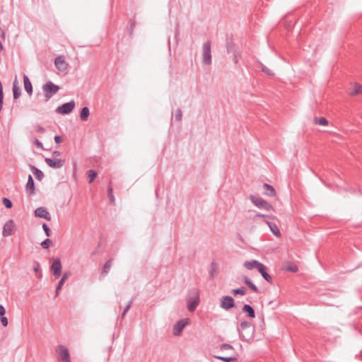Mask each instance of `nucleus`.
Masks as SVG:
<instances>
[{
  "mask_svg": "<svg viewBox=\"0 0 362 362\" xmlns=\"http://www.w3.org/2000/svg\"><path fill=\"white\" fill-rule=\"evenodd\" d=\"M52 155L54 156H59L61 155V152L59 151H54L53 153H52Z\"/></svg>",
  "mask_w": 362,
  "mask_h": 362,
  "instance_id": "nucleus-50",
  "label": "nucleus"
},
{
  "mask_svg": "<svg viewBox=\"0 0 362 362\" xmlns=\"http://www.w3.org/2000/svg\"><path fill=\"white\" fill-rule=\"evenodd\" d=\"M244 283L254 292L258 293V288L252 282V281L248 279L247 276L244 277Z\"/></svg>",
  "mask_w": 362,
  "mask_h": 362,
  "instance_id": "nucleus-27",
  "label": "nucleus"
},
{
  "mask_svg": "<svg viewBox=\"0 0 362 362\" xmlns=\"http://www.w3.org/2000/svg\"><path fill=\"white\" fill-rule=\"evenodd\" d=\"M39 268H40V264H39V263H37V266L34 267V271L35 272H37V271L39 270Z\"/></svg>",
  "mask_w": 362,
  "mask_h": 362,
  "instance_id": "nucleus-53",
  "label": "nucleus"
},
{
  "mask_svg": "<svg viewBox=\"0 0 362 362\" xmlns=\"http://www.w3.org/2000/svg\"><path fill=\"white\" fill-rule=\"evenodd\" d=\"M107 194H108V197L110 199V201L111 203L114 204L115 202V197L113 196V194H112V189L111 187H109L108 189H107Z\"/></svg>",
  "mask_w": 362,
  "mask_h": 362,
  "instance_id": "nucleus-40",
  "label": "nucleus"
},
{
  "mask_svg": "<svg viewBox=\"0 0 362 362\" xmlns=\"http://www.w3.org/2000/svg\"><path fill=\"white\" fill-rule=\"evenodd\" d=\"M51 243L52 240L49 238H47L41 243L40 245L43 249H48Z\"/></svg>",
  "mask_w": 362,
  "mask_h": 362,
  "instance_id": "nucleus-36",
  "label": "nucleus"
},
{
  "mask_svg": "<svg viewBox=\"0 0 362 362\" xmlns=\"http://www.w3.org/2000/svg\"><path fill=\"white\" fill-rule=\"evenodd\" d=\"M55 351L59 361L62 362H71L69 350L65 346L58 345Z\"/></svg>",
  "mask_w": 362,
  "mask_h": 362,
  "instance_id": "nucleus-4",
  "label": "nucleus"
},
{
  "mask_svg": "<svg viewBox=\"0 0 362 362\" xmlns=\"http://www.w3.org/2000/svg\"><path fill=\"white\" fill-rule=\"evenodd\" d=\"M5 313H6L5 308L2 305H0V316L4 315Z\"/></svg>",
  "mask_w": 362,
  "mask_h": 362,
  "instance_id": "nucleus-49",
  "label": "nucleus"
},
{
  "mask_svg": "<svg viewBox=\"0 0 362 362\" xmlns=\"http://www.w3.org/2000/svg\"><path fill=\"white\" fill-rule=\"evenodd\" d=\"M189 319H182L178 320L173 326V334L175 336H180L184 328L188 325Z\"/></svg>",
  "mask_w": 362,
  "mask_h": 362,
  "instance_id": "nucleus-8",
  "label": "nucleus"
},
{
  "mask_svg": "<svg viewBox=\"0 0 362 362\" xmlns=\"http://www.w3.org/2000/svg\"><path fill=\"white\" fill-rule=\"evenodd\" d=\"M217 359L221 360L224 362H235L238 361V354L235 353V355L230 356H216Z\"/></svg>",
  "mask_w": 362,
  "mask_h": 362,
  "instance_id": "nucleus-25",
  "label": "nucleus"
},
{
  "mask_svg": "<svg viewBox=\"0 0 362 362\" xmlns=\"http://www.w3.org/2000/svg\"><path fill=\"white\" fill-rule=\"evenodd\" d=\"M202 62L204 64H211V42L207 41L204 43L202 48Z\"/></svg>",
  "mask_w": 362,
  "mask_h": 362,
  "instance_id": "nucleus-5",
  "label": "nucleus"
},
{
  "mask_svg": "<svg viewBox=\"0 0 362 362\" xmlns=\"http://www.w3.org/2000/svg\"><path fill=\"white\" fill-rule=\"evenodd\" d=\"M259 217H262V218H273V216H268V215H265V214H260V213H257L252 218V219L255 221L257 218H259Z\"/></svg>",
  "mask_w": 362,
  "mask_h": 362,
  "instance_id": "nucleus-42",
  "label": "nucleus"
},
{
  "mask_svg": "<svg viewBox=\"0 0 362 362\" xmlns=\"http://www.w3.org/2000/svg\"><path fill=\"white\" fill-rule=\"evenodd\" d=\"M111 266H112V259H110L105 263L103 268V271L101 272V274L103 276L107 275L110 271Z\"/></svg>",
  "mask_w": 362,
  "mask_h": 362,
  "instance_id": "nucleus-30",
  "label": "nucleus"
},
{
  "mask_svg": "<svg viewBox=\"0 0 362 362\" xmlns=\"http://www.w3.org/2000/svg\"><path fill=\"white\" fill-rule=\"evenodd\" d=\"M233 62L235 64H238V57L235 54V53H234Z\"/></svg>",
  "mask_w": 362,
  "mask_h": 362,
  "instance_id": "nucleus-51",
  "label": "nucleus"
},
{
  "mask_svg": "<svg viewBox=\"0 0 362 362\" xmlns=\"http://www.w3.org/2000/svg\"><path fill=\"white\" fill-rule=\"evenodd\" d=\"M75 107V102L71 100L70 102L62 104L56 109V112L61 115H68L71 113Z\"/></svg>",
  "mask_w": 362,
  "mask_h": 362,
  "instance_id": "nucleus-7",
  "label": "nucleus"
},
{
  "mask_svg": "<svg viewBox=\"0 0 362 362\" xmlns=\"http://www.w3.org/2000/svg\"><path fill=\"white\" fill-rule=\"evenodd\" d=\"M62 263L59 258H54L50 267V269L56 279L59 278L62 274Z\"/></svg>",
  "mask_w": 362,
  "mask_h": 362,
  "instance_id": "nucleus-10",
  "label": "nucleus"
},
{
  "mask_svg": "<svg viewBox=\"0 0 362 362\" xmlns=\"http://www.w3.org/2000/svg\"><path fill=\"white\" fill-rule=\"evenodd\" d=\"M25 189L29 195H33L35 193V182L33 177L29 175L28 177V182L25 185Z\"/></svg>",
  "mask_w": 362,
  "mask_h": 362,
  "instance_id": "nucleus-14",
  "label": "nucleus"
},
{
  "mask_svg": "<svg viewBox=\"0 0 362 362\" xmlns=\"http://www.w3.org/2000/svg\"><path fill=\"white\" fill-rule=\"evenodd\" d=\"M34 144L36 145V146L39 148H43V145L40 141L38 139H35L34 141Z\"/></svg>",
  "mask_w": 362,
  "mask_h": 362,
  "instance_id": "nucleus-46",
  "label": "nucleus"
},
{
  "mask_svg": "<svg viewBox=\"0 0 362 362\" xmlns=\"http://www.w3.org/2000/svg\"><path fill=\"white\" fill-rule=\"evenodd\" d=\"M59 87L51 81L46 82L42 86V90L44 92L45 100L48 101L59 91Z\"/></svg>",
  "mask_w": 362,
  "mask_h": 362,
  "instance_id": "nucleus-1",
  "label": "nucleus"
},
{
  "mask_svg": "<svg viewBox=\"0 0 362 362\" xmlns=\"http://www.w3.org/2000/svg\"><path fill=\"white\" fill-rule=\"evenodd\" d=\"M54 141L56 144H60L62 141V137L61 136L56 135L54 136Z\"/></svg>",
  "mask_w": 362,
  "mask_h": 362,
  "instance_id": "nucleus-48",
  "label": "nucleus"
},
{
  "mask_svg": "<svg viewBox=\"0 0 362 362\" xmlns=\"http://www.w3.org/2000/svg\"><path fill=\"white\" fill-rule=\"evenodd\" d=\"M231 293L233 294L234 296H236V295L244 296L246 293V288L243 286H241L240 288L231 290Z\"/></svg>",
  "mask_w": 362,
  "mask_h": 362,
  "instance_id": "nucleus-31",
  "label": "nucleus"
},
{
  "mask_svg": "<svg viewBox=\"0 0 362 362\" xmlns=\"http://www.w3.org/2000/svg\"><path fill=\"white\" fill-rule=\"evenodd\" d=\"M23 85L25 90L28 93V94L30 96L33 94V85L28 78V76L25 74L23 76Z\"/></svg>",
  "mask_w": 362,
  "mask_h": 362,
  "instance_id": "nucleus-18",
  "label": "nucleus"
},
{
  "mask_svg": "<svg viewBox=\"0 0 362 362\" xmlns=\"http://www.w3.org/2000/svg\"><path fill=\"white\" fill-rule=\"evenodd\" d=\"M217 269H218V265L214 262L212 261L210 265V270H209V276L211 279H213L215 278V276L217 274Z\"/></svg>",
  "mask_w": 362,
  "mask_h": 362,
  "instance_id": "nucleus-26",
  "label": "nucleus"
},
{
  "mask_svg": "<svg viewBox=\"0 0 362 362\" xmlns=\"http://www.w3.org/2000/svg\"><path fill=\"white\" fill-rule=\"evenodd\" d=\"M250 199L258 208L265 209L267 211L274 209L273 206L262 198L257 197L255 195H250Z\"/></svg>",
  "mask_w": 362,
  "mask_h": 362,
  "instance_id": "nucleus-3",
  "label": "nucleus"
},
{
  "mask_svg": "<svg viewBox=\"0 0 362 362\" xmlns=\"http://www.w3.org/2000/svg\"><path fill=\"white\" fill-rule=\"evenodd\" d=\"M263 188L264 189V193L265 195H267V196H269V197L275 196L276 191H275L274 188L272 185H269L267 183H264L263 185Z\"/></svg>",
  "mask_w": 362,
  "mask_h": 362,
  "instance_id": "nucleus-24",
  "label": "nucleus"
},
{
  "mask_svg": "<svg viewBox=\"0 0 362 362\" xmlns=\"http://www.w3.org/2000/svg\"><path fill=\"white\" fill-rule=\"evenodd\" d=\"M2 202L6 208L7 209H11L13 206L11 201L8 198L4 197Z\"/></svg>",
  "mask_w": 362,
  "mask_h": 362,
  "instance_id": "nucleus-38",
  "label": "nucleus"
},
{
  "mask_svg": "<svg viewBox=\"0 0 362 362\" xmlns=\"http://www.w3.org/2000/svg\"><path fill=\"white\" fill-rule=\"evenodd\" d=\"M220 349L221 351H223V350H228V349L233 350V347L231 345L228 344H223L221 345Z\"/></svg>",
  "mask_w": 362,
  "mask_h": 362,
  "instance_id": "nucleus-43",
  "label": "nucleus"
},
{
  "mask_svg": "<svg viewBox=\"0 0 362 362\" xmlns=\"http://www.w3.org/2000/svg\"><path fill=\"white\" fill-rule=\"evenodd\" d=\"M90 115V110L88 107H83L80 112V118L82 121H86Z\"/></svg>",
  "mask_w": 362,
  "mask_h": 362,
  "instance_id": "nucleus-28",
  "label": "nucleus"
},
{
  "mask_svg": "<svg viewBox=\"0 0 362 362\" xmlns=\"http://www.w3.org/2000/svg\"><path fill=\"white\" fill-rule=\"evenodd\" d=\"M174 117H175V120H177L178 122L182 120V112L181 109L178 108L175 110Z\"/></svg>",
  "mask_w": 362,
  "mask_h": 362,
  "instance_id": "nucleus-34",
  "label": "nucleus"
},
{
  "mask_svg": "<svg viewBox=\"0 0 362 362\" xmlns=\"http://www.w3.org/2000/svg\"><path fill=\"white\" fill-rule=\"evenodd\" d=\"M250 329H251V323L247 321H243L240 325V328H238L240 338L243 341H247L250 339V336H246L243 331Z\"/></svg>",
  "mask_w": 362,
  "mask_h": 362,
  "instance_id": "nucleus-11",
  "label": "nucleus"
},
{
  "mask_svg": "<svg viewBox=\"0 0 362 362\" xmlns=\"http://www.w3.org/2000/svg\"><path fill=\"white\" fill-rule=\"evenodd\" d=\"M54 65L57 69L62 73L66 74L69 71V64L65 61L63 55L58 56L54 59Z\"/></svg>",
  "mask_w": 362,
  "mask_h": 362,
  "instance_id": "nucleus-6",
  "label": "nucleus"
},
{
  "mask_svg": "<svg viewBox=\"0 0 362 362\" xmlns=\"http://www.w3.org/2000/svg\"><path fill=\"white\" fill-rule=\"evenodd\" d=\"M45 161L50 168L54 169L61 168L64 164V160L62 159H52L46 158Z\"/></svg>",
  "mask_w": 362,
  "mask_h": 362,
  "instance_id": "nucleus-12",
  "label": "nucleus"
},
{
  "mask_svg": "<svg viewBox=\"0 0 362 362\" xmlns=\"http://www.w3.org/2000/svg\"><path fill=\"white\" fill-rule=\"evenodd\" d=\"M233 43L227 42L226 49H227L228 53H230L233 51Z\"/></svg>",
  "mask_w": 362,
  "mask_h": 362,
  "instance_id": "nucleus-45",
  "label": "nucleus"
},
{
  "mask_svg": "<svg viewBox=\"0 0 362 362\" xmlns=\"http://www.w3.org/2000/svg\"><path fill=\"white\" fill-rule=\"evenodd\" d=\"M314 123L321 126H327L329 124L328 120L325 117H315Z\"/></svg>",
  "mask_w": 362,
  "mask_h": 362,
  "instance_id": "nucleus-29",
  "label": "nucleus"
},
{
  "mask_svg": "<svg viewBox=\"0 0 362 362\" xmlns=\"http://www.w3.org/2000/svg\"><path fill=\"white\" fill-rule=\"evenodd\" d=\"M262 264V263H261L259 261L255 260V259H253L251 261H246L244 262V267L249 270H251L253 269H258V268H259V267Z\"/></svg>",
  "mask_w": 362,
  "mask_h": 362,
  "instance_id": "nucleus-19",
  "label": "nucleus"
},
{
  "mask_svg": "<svg viewBox=\"0 0 362 362\" xmlns=\"http://www.w3.org/2000/svg\"><path fill=\"white\" fill-rule=\"evenodd\" d=\"M259 66L261 67L262 71L265 74L269 76H274V72L271 69H268L266 66H264L262 63L259 62Z\"/></svg>",
  "mask_w": 362,
  "mask_h": 362,
  "instance_id": "nucleus-32",
  "label": "nucleus"
},
{
  "mask_svg": "<svg viewBox=\"0 0 362 362\" xmlns=\"http://www.w3.org/2000/svg\"><path fill=\"white\" fill-rule=\"evenodd\" d=\"M220 306L221 308L228 310L235 306L234 299L229 296H224L221 299Z\"/></svg>",
  "mask_w": 362,
  "mask_h": 362,
  "instance_id": "nucleus-9",
  "label": "nucleus"
},
{
  "mask_svg": "<svg viewBox=\"0 0 362 362\" xmlns=\"http://www.w3.org/2000/svg\"><path fill=\"white\" fill-rule=\"evenodd\" d=\"M267 267L264 264H262L259 268H258V272L261 274L262 276L264 278L265 281H267L269 284H272V278L269 274L267 272Z\"/></svg>",
  "mask_w": 362,
  "mask_h": 362,
  "instance_id": "nucleus-15",
  "label": "nucleus"
},
{
  "mask_svg": "<svg viewBox=\"0 0 362 362\" xmlns=\"http://www.w3.org/2000/svg\"><path fill=\"white\" fill-rule=\"evenodd\" d=\"M29 168L37 180L41 181L43 179L44 173L42 170L31 164L29 165Z\"/></svg>",
  "mask_w": 362,
  "mask_h": 362,
  "instance_id": "nucleus-21",
  "label": "nucleus"
},
{
  "mask_svg": "<svg viewBox=\"0 0 362 362\" xmlns=\"http://www.w3.org/2000/svg\"><path fill=\"white\" fill-rule=\"evenodd\" d=\"M1 317V322L4 327H6L8 325V319L4 315L0 316Z\"/></svg>",
  "mask_w": 362,
  "mask_h": 362,
  "instance_id": "nucleus-44",
  "label": "nucleus"
},
{
  "mask_svg": "<svg viewBox=\"0 0 362 362\" xmlns=\"http://www.w3.org/2000/svg\"><path fill=\"white\" fill-rule=\"evenodd\" d=\"M35 130L37 132H40V133H44L45 129L43 127H41V126H37L35 127Z\"/></svg>",
  "mask_w": 362,
  "mask_h": 362,
  "instance_id": "nucleus-47",
  "label": "nucleus"
},
{
  "mask_svg": "<svg viewBox=\"0 0 362 362\" xmlns=\"http://www.w3.org/2000/svg\"><path fill=\"white\" fill-rule=\"evenodd\" d=\"M243 312L245 313L250 318L255 317V312L254 308L248 304H245L243 305Z\"/></svg>",
  "mask_w": 362,
  "mask_h": 362,
  "instance_id": "nucleus-23",
  "label": "nucleus"
},
{
  "mask_svg": "<svg viewBox=\"0 0 362 362\" xmlns=\"http://www.w3.org/2000/svg\"><path fill=\"white\" fill-rule=\"evenodd\" d=\"M42 228H43L46 235L47 237H49L51 235L52 232H51V230L49 228L48 225L47 223H43L42 224Z\"/></svg>",
  "mask_w": 362,
  "mask_h": 362,
  "instance_id": "nucleus-39",
  "label": "nucleus"
},
{
  "mask_svg": "<svg viewBox=\"0 0 362 362\" xmlns=\"http://www.w3.org/2000/svg\"><path fill=\"white\" fill-rule=\"evenodd\" d=\"M13 227V221L12 220L7 221L3 228V235L4 237L11 235L12 234Z\"/></svg>",
  "mask_w": 362,
  "mask_h": 362,
  "instance_id": "nucleus-16",
  "label": "nucleus"
},
{
  "mask_svg": "<svg viewBox=\"0 0 362 362\" xmlns=\"http://www.w3.org/2000/svg\"><path fill=\"white\" fill-rule=\"evenodd\" d=\"M264 222L269 227L272 233L276 237L281 235L280 230L276 223L269 221L268 220H264Z\"/></svg>",
  "mask_w": 362,
  "mask_h": 362,
  "instance_id": "nucleus-20",
  "label": "nucleus"
},
{
  "mask_svg": "<svg viewBox=\"0 0 362 362\" xmlns=\"http://www.w3.org/2000/svg\"><path fill=\"white\" fill-rule=\"evenodd\" d=\"M286 271L291 272H297L298 271V268L296 265L292 264L287 266L284 268Z\"/></svg>",
  "mask_w": 362,
  "mask_h": 362,
  "instance_id": "nucleus-37",
  "label": "nucleus"
},
{
  "mask_svg": "<svg viewBox=\"0 0 362 362\" xmlns=\"http://www.w3.org/2000/svg\"><path fill=\"white\" fill-rule=\"evenodd\" d=\"M0 35L2 37L3 39H4V37H5V33H4V31H3L1 30V28H0Z\"/></svg>",
  "mask_w": 362,
  "mask_h": 362,
  "instance_id": "nucleus-52",
  "label": "nucleus"
},
{
  "mask_svg": "<svg viewBox=\"0 0 362 362\" xmlns=\"http://www.w3.org/2000/svg\"><path fill=\"white\" fill-rule=\"evenodd\" d=\"M362 92V86L358 83L354 86V90L351 93V95H356Z\"/></svg>",
  "mask_w": 362,
  "mask_h": 362,
  "instance_id": "nucleus-33",
  "label": "nucleus"
},
{
  "mask_svg": "<svg viewBox=\"0 0 362 362\" xmlns=\"http://www.w3.org/2000/svg\"><path fill=\"white\" fill-rule=\"evenodd\" d=\"M13 93L14 100H17L21 94V90L18 86V83L16 78L13 82Z\"/></svg>",
  "mask_w": 362,
  "mask_h": 362,
  "instance_id": "nucleus-22",
  "label": "nucleus"
},
{
  "mask_svg": "<svg viewBox=\"0 0 362 362\" xmlns=\"http://www.w3.org/2000/svg\"><path fill=\"white\" fill-rule=\"evenodd\" d=\"M69 276H70V272H64L63 274L61 279L59 280V281L57 286L56 291H55V297L58 296V295L59 293V291L62 289L63 285L64 284L65 281L68 279Z\"/></svg>",
  "mask_w": 362,
  "mask_h": 362,
  "instance_id": "nucleus-17",
  "label": "nucleus"
},
{
  "mask_svg": "<svg viewBox=\"0 0 362 362\" xmlns=\"http://www.w3.org/2000/svg\"><path fill=\"white\" fill-rule=\"evenodd\" d=\"M35 216L39 218H43L47 221L51 220V216L46 208L40 206L35 210Z\"/></svg>",
  "mask_w": 362,
  "mask_h": 362,
  "instance_id": "nucleus-13",
  "label": "nucleus"
},
{
  "mask_svg": "<svg viewBox=\"0 0 362 362\" xmlns=\"http://www.w3.org/2000/svg\"><path fill=\"white\" fill-rule=\"evenodd\" d=\"M189 294L192 296L187 299V309L189 312H192L197 308L199 303V294L197 288L191 289Z\"/></svg>",
  "mask_w": 362,
  "mask_h": 362,
  "instance_id": "nucleus-2",
  "label": "nucleus"
},
{
  "mask_svg": "<svg viewBox=\"0 0 362 362\" xmlns=\"http://www.w3.org/2000/svg\"><path fill=\"white\" fill-rule=\"evenodd\" d=\"M132 301H133V299H131L127 305H126V307L124 308L123 312H122V317L126 315V313L128 312V310H129L130 307H131V305L132 303Z\"/></svg>",
  "mask_w": 362,
  "mask_h": 362,
  "instance_id": "nucleus-41",
  "label": "nucleus"
},
{
  "mask_svg": "<svg viewBox=\"0 0 362 362\" xmlns=\"http://www.w3.org/2000/svg\"><path fill=\"white\" fill-rule=\"evenodd\" d=\"M88 175L90 178L89 182H92L97 176V173L94 170H89Z\"/></svg>",
  "mask_w": 362,
  "mask_h": 362,
  "instance_id": "nucleus-35",
  "label": "nucleus"
}]
</instances>
